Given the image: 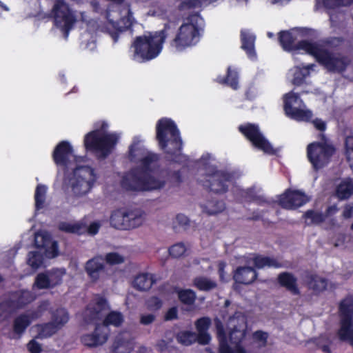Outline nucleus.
<instances>
[{"label": "nucleus", "mask_w": 353, "mask_h": 353, "mask_svg": "<svg viewBox=\"0 0 353 353\" xmlns=\"http://www.w3.org/2000/svg\"><path fill=\"white\" fill-rule=\"evenodd\" d=\"M129 159L137 167L125 174L121 180L123 188L130 191H150L164 187L166 174L155 172L158 156L148 151L139 137H135L129 149Z\"/></svg>", "instance_id": "nucleus-1"}, {"label": "nucleus", "mask_w": 353, "mask_h": 353, "mask_svg": "<svg viewBox=\"0 0 353 353\" xmlns=\"http://www.w3.org/2000/svg\"><path fill=\"white\" fill-rule=\"evenodd\" d=\"M217 337L219 341V353H257L267 343L268 334L262 331L255 332L248 338L246 316L241 312H236L228 319L227 327L229 340L222 323L215 320Z\"/></svg>", "instance_id": "nucleus-2"}, {"label": "nucleus", "mask_w": 353, "mask_h": 353, "mask_svg": "<svg viewBox=\"0 0 353 353\" xmlns=\"http://www.w3.org/2000/svg\"><path fill=\"white\" fill-rule=\"evenodd\" d=\"M52 157L59 168L58 174H60L61 170L63 174L69 170H73L72 176L69 179V185L74 195L82 196L90 192L98 176L91 167L80 165L83 159L74 154L69 142H60L54 148Z\"/></svg>", "instance_id": "nucleus-3"}, {"label": "nucleus", "mask_w": 353, "mask_h": 353, "mask_svg": "<svg viewBox=\"0 0 353 353\" xmlns=\"http://www.w3.org/2000/svg\"><path fill=\"white\" fill-rule=\"evenodd\" d=\"M296 39L295 30L280 32L279 42L281 46L286 51L294 50V58L299 54V51L302 50L315 57L330 71L342 72L346 68L348 60L339 54H331L325 46L319 43L302 41L296 46L294 45Z\"/></svg>", "instance_id": "nucleus-4"}, {"label": "nucleus", "mask_w": 353, "mask_h": 353, "mask_svg": "<svg viewBox=\"0 0 353 353\" xmlns=\"http://www.w3.org/2000/svg\"><path fill=\"white\" fill-rule=\"evenodd\" d=\"M125 16L122 17L119 23H115L114 19L111 18L110 13H108L107 23L105 26H99L97 25V30L108 33L112 38L114 42H117L120 32L130 28L134 23V19L132 17V13L128 6H125L122 11ZM81 21L87 25L88 31L84 32L81 36V45L84 46L83 48L90 50H93L96 48L95 41L92 39L91 41L86 42L87 38L90 36L92 37V31L97 26V22L92 20H88V17L85 12H80Z\"/></svg>", "instance_id": "nucleus-5"}, {"label": "nucleus", "mask_w": 353, "mask_h": 353, "mask_svg": "<svg viewBox=\"0 0 353 353\" xmlns=\"http://www.w3.org/2000/svg\"><path fill=\"white\" fill-rule=\"evenodd\" d=\"M157 139L161 148L170 155L168 158L174 161L183 163L186 157L181 152L182 141L176 125L171 119L163 118L157 124Z\"/></svg>", "instance_id": "nucleus-6"}, {"label": "nucleus", "mask_w": 353, "mask_h": 353, "mask_svg": "<svg viewBox=\"0 0 353 353\" xmlns=\"http://www.w3.org/2000/svg\"><path fill=\"white\" fill-rule=\"evenodd\" d=\"M168 26L166 24L161 31L137 37L132 46L134 50L132 59L137 62H143L157 57L162 50Z\"/></svg>", "instance_id": "nucleus-7"}, {"label": "nucleus", "mask_w": 353, "mask_h": 353, "mask_svg": "<svg viewBox=\"0 0 353 353\" xmlns=\"http://www.w3.org/2000/svg\"><path fill=\"white\" fill-rule=\"evenodd\" d=\"M204 26L203 18L196 14L190 15L176 30L170 45L176 51L181 52L196 45Z\"/></svg>", "instance_id": "nucleus-8"}, {"label": "nucleus", "mask_w": 353, "mask_h": 353, "mask_svg": "<svg viewBox=\"0 0 353 353\" xmlns=\"http://www.w3.org/2000/svg\"><path fill=\"white\" fill-rule=\"evenodd\" d=\"M212 159L210 154H203L201 158L200 163L204 167L205 178V180H200V182L214 193H225L234 185L236 177L232 173L217 170L211 165Z\"/></svg>", "instance_id": "nucleus-9"}, {"label": "nucleus", "mask_w": 353, "mask_h": 353, "mask_svg": "<svg viewBox=\"0 0 353 353\" xmlns=\"http://www.w3.org/2000/svg\"><path fill=\"white\" fill-rule=\"evenodd\" d=\"M106 123L102 122L101 126L89 133L84 139V145L87 150L94 153L98 158L106 157L117 144L119 136L117 133H110Z\"/></svg>", "instance_id": "nucleus-10"}, {"label": "nucleus", "mask_w": 353, "mask_h": 353, "mask_svg": "<svg viewBox=\"0 0 353 353\" xmlns=\"http://www.w3.org/2000/svg\"><path fill=\"white\" fill-rule=\"evenodd\" d=\"M35 245L40 248L39 250L30 252L28 255L27 263L33 269L37 270L41 267L43 262V253L47 258H54L58 254V245L56 241L51 239L50 235L46 232H38L34 236Z\"/></svg>", "instance_id": "nucleus-11"}, {"label": "nucleus", "mask_w": 353, "mask_h": 353, "mask_svg": "<svg viewBox=\"0 0 353 353\" xmlns=\"http://www.w3.org/2000/svg\"><path fill=\"white\" fill-rule=\"evenodd\" d=\"M284 110L287 116L298 121H309L312 112L307 108L300 97L290 92L283 97Z\"/></svg>", "instance_id": "nucleus-12"}, {"label": "nucleus", "mask_w": 353, "mask_h": 353, "mask_svg": "<svg viewBox=\"0 0 353 353\" xmlns=\"http://www.w3.org/2000/svg\"><path fill=\"white\" fill-rule=\"evenodd\" d=\"M53 13L55 26L63 32L64 37L67 39L69 31L78 21L77 16L73 14L68 5L62 0L55 2Z\"/></svg>", "instance_id": "nucleus-13"}, {"label": "nucleus", "mask_w": 353, "mask_h": 353, "mask_svg": "<svg viewBox=\"0 0 353 353\" xmlns=\"http://www.w3.org/2000/svg\"><path fill=\"white\" fill-rule=\"evenodd\" d=\"M34 299L35 296L28 290L12 293L9 298L0 302V321L6 319L12 311L30 303Z\"/></svg>", "instance_id": "nucleus-14"}, {"label": "nucleus", "mask_w": 353, "mask_h": 353, "mask_svg": "<svg viewBox=\"0 0 353 353\" xmlns=\"http://www.w3.org/2000/svg\"><path fill=\"white\" fill-rule=\"evenodd\" d=\"M334 152V148L325 142L312 143L307 146V157L315 170L326 165Z\"/></svg>", "instance_id": "nucleus-15"}, {"label": "nucleus", "mask_w": 353, "mask_h": 353, "mask_svg": "<svg viewBox=\"0 0 353 353\" xmlns=\"http://www.w3.org/2000/svg\"><path fill=\"white\" fill-rule=\"evenodd\" d=\"M239 131L260 150L267 154H273L274 149L268 141L261 133L258 125L247 123L239 127Z\"/></svg>", "instance_id": "nucleus-16"}, {"label": "nucleus", "mask_w": 353, "mask_h": 353, "mask_svg": "<svg viewBox=\"0 0 353 353\" xmlns=\"http://www.w3.org/2000/svg\"><path fill=\"white\" fill-rule=\"evenodd\" d=\"M48 305V303H44L39 307L37 311L18 316L13 323V332H9L8 334L4 332L3 334H6L10 339L19 338L31 322L42 315V312L47 309Z\"/></svg>", "instance_id": "nucleus-17"}, {"label": "nucleus", "mask_w": 353, "mask_h": 353, "mask_svg": "<svg viewBox=\"0 0 353 353\" xmlns=\"http://www.w3.org/2000/svg\"><path fill=\"white\" fill-rule=\"evenodd\" d=\"M69 320V316L65 309L57 310L52 316V321L38 326L39 336L41 338L48 337L60 330Z\"/></svg>", "instance_id": "nucleus-18"}, {"label": "nucleus", "mask_w": 353, "mask_h": 353, "mask_svg": "<svg viewBox=\"0 0 353 353\" xmlns=\"http://www.w3.org/2000/svg\"><path fill=\"white\" fill-rule=\"evenodd\" d=\"M108 305L103 297L96 296L83 312L85 322L90 323L101 319L108 311Z\"/></svg>", "instance_id": "nucleus-19"}, {"label": "nucleus", "mask_w": 353, "mask_h": 353, "mask_svg": "<svg viewBox=\"0 0 353 353\" xmlns=\"http://www.w3.org/2000/svg\"><path fill=\"white\" fill-rule=\"evenodd\" d=\"M308 197L303 192L288 190L279 199V204L285 209L292 210L305 204Z\"/></svg>", "instance_id": "nucleus-20"}, {"label": "nucleus", "mask_w": 353, "mask_h": 353, "mask_svg": "<svg viewBox=\"0 0 353 353\" xmlns=\"http://www.w3.org/2000/svg\"><path fill=\"white\" fill-rule=\"evenodd\" d=\"M109 333L107 326L98 325L93 333L82 336L81 342L89 347L101 345L107 341Z\"/></svg>", "instance_id": "nucleus-21"}, {"label": "nucleus", "mask_w": 353, "mask_h": 353, "mask_svg": "<svg viewBox=\"0 0 353 353\" xmlns=\"http://www.w3.org/2000/svg\"><path fill=\"white\" fill-rule=\"evenodd\" d=\"M104 268V258L99 255L88 260L85 265V272L92 281L99 279Z\"/></svg>", "instance_id": "nucleus-22"}, {"label": "nucleus", "mask_w": 353, "mask_h": 353, "mask_svg": "<svg viewBox=\"0 0 353 353\" xmlns=\"http://www.w3.org/2000/svg\"><path fill=\"white\" fill-rule=\"evenodd\" d=\"M134 343L131 334L128 332L120 333L114 343V353H131L134 348Z\"/></svg>", "instance_id": "nucleus-23"}, {"label": "nucleus", "mask_w": 353, "mask_h": 353, "mask_svg": "<svg viewBox=\"0 0 353 353\" xmlns=\"http://www.w3.org/2000/svg\"><path fill=\"white\" fill-rule=\"evenodd\" d=\"M314 67V64H308L307 65L301 64L290 70L289 75L292 74L293 76L292 83L296 85L302 84L304 79L310 75V71L313 70Z\"/></svg>", "instance_id": "nucleus-24"}, {"label": "nucleus", "mask_w": 353, "mask_h": 353, "mask_svg": "<svg viewBox=\"0 0 353 353\" xmlns=\"http://www.w3.org/2000/svg\"><path fill=\"white\" fill-rule=\"evenodd\" d=\"M242 48L246 52L251 59L256 57L254 50L255 36L248 30H242L241 32Z\"/></svg>", "instance_id": "nucleus-25"}, {"label": "nucleus", "mask_w": 353, "mask_h": 353, "mask_svg": "<svg viewBox=\"0 0 353 353\" xmlns=\"http://www.w3.org/2000/svg\"><path fill=\"white\" fill-rule=\"evenodd\" d=\"M211 321L208 317L199 319L196 322V327L198 332V342L202 345L209 343L211 340L210 335L208 333Z\"/></svg>", "instance_id": "nucleus-26"}, {"label": "nucleus", "mask_w": 353, "mask_h": 353, "mask_svg": "<svg viewBox=\"0 0 353 353\" xmlns=\"http://www.w3.org/2000/svg\"><path fill=\"white\" fill-rule=\"evenodd\" d=\"M256 278V272L250 267L238 268L234 275L236 282L245 285L252 283Z\"/></svg>", "instance_id": "nucleus-27"}, {"label": "nucleus", "mask_w": 353, "mask_h": 353, "mask_svg": "<svg viewBox=\"0 0 353 353\" xmlns=\"http://www.w3.org/2000/svg\"><path fill=\"white\" fill-rule=\"evenodd\" d=\"M126 230L140 226L144 221V215L140 210L126 209Z\"/></svg>", "instance_id": "nucleus-28"}, {"label": "nucleus", "mask_w": 353, "mask_h": 353, "mask_svg": "<svg viewBox=\"0 0 353 353\" xmlns=\"http://www.w3.org/2000/svg\"><path fill=\"white\" fill-rule=\"evenodd\" d=\"M154 276L148 273H141L135 276L133 286L139 290H148L154 283Z\"/></svg>", "instance_id": "nucleus-29"}, {"label": "nucleus", "mask_w": 353, "mask_h": 353, "mask_svg": "<svg viewBox=\"0 0 353 353\" xmlns=\"http://www.w3.org/2000/svg\"><path fill=\"white\" fill-rule=\"evenodd\" d=\"M279 283L286 288L291 293L298 294L299 290L296 285V279L291 274L283 272L279 276Z\"/></svg>", "instance_id": "nucleus-30"}, {"label": "nucleus", "mask_w": 353, "mask_h": 353, "mask_svg": "<svg viewBox=\"0 0 353 353\" xmlns=\"http://www.w3.org/2000/svg\"><path fill=\"white\" fill-rule=\"evenodd\" d=\"M126 209H119L114 211L110 216L111 225L119 230H126Z\"/></svg>", "instance_id": "nucleus-31"}, {"label": "nucleus", "mask_w": 353, "mask_h": 353, "mask_svg": "<svg viewBox=\"0 0 353 353\" xmlns=\"http://www.w3.org/2000/svg\"><path fill=\"white\" fill-rule=\"evenodd\" d=\"M353 193V181L350 179L343 180L336 187V194L339 199H345Z\"/></svg>", "instance_id": "nucleus-32"}, {"label": "nucleus", "mask_w": 353, "mask_h": 353, "mask_svg": "<svg viewBox=\"0 0 353 353\" xmlns=\"http://www.w3.org/2000/svg\"><path fill=\"white\" fill-rule=\"evenodd\" d=\"M52 288L61 283L66 271L64 268H54L46 272Z\"/></svg>", "instance_id": "nucleus-33"}, {"label": "nucleus", "mask_w": 353, "mask_h": 353, "mask_svg": "<svg viewBox=\"0 0 353 353\" xmlns=\"http://www.w3.org/2000/svg\"><path fill=\"white\" fill-rule=\"evenodd\" d=\"M123 316L121 312L113 311L106 315L103 323L101 325H105L108 329L109 325L119 327L123 323Z\"/></svg>", "instance_id": "nucleus-34"}, {"label": "nucleus", "mask_w": 353, "mask_h": 353, "mask_svg": "<svg viewBox=\"0 0 353 353\" xmlns=\"http://www.w3.org/2000/svg\"><path fill=\"white\" fill-rule=\"evenodd\" d=\"M303 218L305 223L308 225L319 224L325 220V216L323 213L314 210H307L303 214Z\"/></svg>", "instance_id": "nucleus-35"}, {"label": "nucleus", "mask_w": 353, "mask_h": 353, "mask_svg": "<svg viewBox=\"0 0 353 353\" xmlns=\"http://www.w3.org/2000/svg\"><path fill=\"white\" fill-rule=\"evenodd\" d=\"M47 187L43 185H38L35 190L34 199L35 208L37 210L42 209L44 207Z\"/></svg>", "instance_id": "nucleus-36"}, {"label": "nucleus", "mask_w": 353, "mask_h": 353, "mask_svg": "<svg viewBox=\"0 0 353 353\" xmlns=\"http://www.w3.org/2000/svg\"><path fill=\"white\" fill-rule=\"evenodd\" d=\"M254 263L258 268H263L265 267L279 268L281 265L274 259L266 256H256L254 259Z\"/></svg>", "instance_id": "nucleus-37"}, {"label": "nucleus", "mask_w": 353, "mask_h": 353, "mask_svg": "<svg viewBox=\"0 0 353 353\" xmlns=\"http://www.w3.org/2000/svg\"><path fill=\"white\" fill-rule=\"evenodd\" d=\"M307 282L309 288L314 291L323 290L327 286V281L316 275L310 276Z\"/></svg>", "instance_id": "nucleus-38"}, {"label": "nucleus", "mask_w": 353, "mask_h": 353, "mask_svg": "<svg viewBox=\"0 0 353 353\" xmlns=\"http://www.w3.org/2000/svg\"><path fill=\"white\" fill-rule=\"evenodd\" d=\"M217 81L221 83H225L232 89L236 90L238 88V72L229 67L226 79L218 78Z\"/></svg>", "instance_id": "nucleus-39"}, {"label": "nucleus", "mask_w": 353, "mask_h": 353, "mask_svg": "<svg viewBox=\"0 0 353 353\" xmlns=\"http://www.w3.org/2000/svg\"><path fill=\"white\" fill-rule=\"evenodd\" d=\"M177 341L183 345H190L196 340L198 337L196 334L190 331H183L178 333L176 336Z\"/></svg>", "instance_id": "nucleus-40"}, {"label": "nucleus", "mask_w": 353, "mask_h": 353, "mask_svg": "<svg viewBox=\"0 0 353 353\" xmlns=\"http://www.w3.org/2000/svg\"><path fill=\"white\" fill-rule=\"evenodd\" d=\"M194 285L200 290H210L216 285L214 281L203 276L196 278Z\"/></svg>", "instance_id": "nucleus-41"}, {"label": "nucleus", "mask_w": 353, "mask_h": 353, "mask_svg": "<svg viewBox=\"0 0 353 353\" xmlns=\"http://www.w3.org/2000/svg\"><path fill=\"white\" fill-rule=\"evenodd\" d=\"M33 288L39 290L52 288L46 272L40 273L37 276Z\"/></svg>", "instance_id": "nucleus-42"}, {"label": "nucleus", "mask_w": 353, "mask_h": 353, "mask_svg": "<svg viewBox=\"0 0 353 353\" xmlns=\"http://www.w3.org/2000/svg\"><path fill=\"white\" fill-rule=\"evenodd\" d=\"M225 209V204L223 201H208L205 205L204 210L208 214H216Z\"/></svg>", "instance_id": "nucleus-43"}, {"label": "nucleus", "mask_w": 353, "mask_h": 353, "mask_svg": "<svg viewBox=\"0 0 353 353\" xmlns=\"http://www.w3.org/2000/svg\"><path fill=\"white\" fill-rule=\"evenodd\" d=\"M59 230L73 234H80L82 231L81 225L74 222H61L59 225Z\"/></svg>", "instance_id": "nucleus-44"}, {"label": "nucleus", "mask_w": 353, "mask_h": 353, "mask_svg": "<svg viewBox=\"0 0 353 353\" xmlns=\"http://www.w3.org/2000/svg\"><path fill=\"white\" fill-rule=\"evenodd\" d=\"M180 301L186 305H192L194 303L196 294L192 290H181L178 293Z\"/></svg>", "instance_id": "nucleus-45"}, {"label": "nucleus", "mask_w": 353, "mask_h": 353, "mask_svg": "<svg viewBox=\"0 0 353 353\" xmlns=\"http://www.w3.org/2000/svg\"><path fill=\"white\" fill-rule=\"evenodd\" d=\"M186 250L187 248L184 243H178L170 247V248L169 249V252L172 256L174 258H178L183 256L186 252Z\"/></svg>", "instance_id": "nucleus-46"}, {"label": "nucleus", "mask_w": 353, "mask_h": 353, "mask_svg": "<svg viewBox=\"0 0 353 353\" xmlns=\"http://www.w3.org/2000/svg\"><path fill=\"white\" fill-rule=\"evenodd\" d=\"M105 259L106 262L110 265L121 264L124 262L125 258L123 256L117 252H110L105 255Z\"/></svg>", "instance_id": "nucleus-47"}, {"label": "nucleus", "mask_w": 353, "mask_h": 353, "mask_svg": "<svg viewBox=\"0 0 353 353\" xmlns=\"http://www.w3.org/2000/svg\"><path fill=\"white\" fill-rule=\"evenodd\" d=\"M347 158L351 168L353 169V137H347L345 139Z\"/></svg>", "instance_id": "nucleus-48"}, {"label": "nucleus", "mask_w": 353, "mask_h": 353, "mask_svg": "<svg viewBox=\"0 0 353 353\" xmlns=\"http://www.w3.org/2000/svg\"><path fill=\"white\" fill-rule=\"evenodd\" d=\"M234 192L235 190H233ZM236 192H238L240 196L244 199L245 201H259V198H258L254 192V190L252 188L248 190H242L237 188Z\"/></svg>", "instance_id": "nucleus-49"}, {"label": "nucleus", "mask_w": 353, "mask_h": 353, "mask_svg": "<svg viewBox=\"0 0 353 353\" xmlns=\"http://www.w3.org/2000/svg\"><path fill=\"white\" fill-rule=\"evenodd\" d=\"M175 227H179L185 229L190 224V220L188 217L183 214L176 215L174 220Z\"/></svg>", "instance_id": "nucleus-50"}, {"label": "nucleus", "mask_w": 353, "mask_h": 353, "mask_svg": "<svg viewBox=\"0 0 353 353\" xmlns=\"http://www.w3.org/2000/svg\"><path fill=\"white\" fill-rule=\"evenodd\" d=\"M162 303L157 297H151L147 301L148 307L150 310H156L161 307Z\"/></svg>", "instance_id": "nucleus-51"}, {"label": "nucleus", "mask_w": 353, "mask_h": 353, "mask_svg": "<svg viewBox=\"0 0 353 353\" xmlns=\"http://www.w3.org/2000/svg\"><path fill=\"white\" fill-rule=\"evenodd\" d=\"M155 319V316L152 314H142L140 322L141 324L147 325L152 323Z\"/></svg>", "instance_id": "nucleus-52"}, {"label": "nucleus", "mask_w": 353, "mask_h": 353, "mask_svg": "<svg viewBox=\"0 0 353 353\" xmlns=\"http://www.w3.org/2000/svg\"><path fill=\"white\" fill-rule=\"evenodd\" d=\"M28 348L31 353H40L41 346L34 340H32L28 344Z\"/></svg>", "instance_id": "nucleus-53"}, {"label": "nucleus", "mask_w": 353, "mask_h": 353, "mask_svg": "<svg viewBox=\"0 0 353 353\" xmlns=\"http://www.w3.org/2000/svg\"><path fill=\"white\" fill-rule=\"evenodd\" d=\"M236 3L240 5L246 4L248 0H235ZM271 4H283L288 3L290 0H268Z\"/></svg>", "instance_id": "nucleus-54"}, {"label": "nucleus", "mask_w": 353, "mask_h": 353, "mask_svg": "<svg viewBox=\"0 0 353 353\" xmlns=\"http://www.w3.org/2000/svg\"><path fill=\"white\" fill-rule=\"evenodd\" d=\"M100 227L101 224L99 222L94 221L90 225L88 228V232L92 235H94L98 232Z\"/></svg>", "instance_id": "nucleus-55"}, {"label": "nucleus", "mask_w": 353, "mask_h": 353, "mask_svg": "<svg viewBox=\"0 0 353 353\" xmlns=\"http://www.w3.org/2000/svg\"><path fill=\"white\" fill-rule=\"evenodd\" d=\"M313 124L316 129L321 131H324L326 128L325 123L321 119H316L313 121Z\"/></svg>", "instance_id": "nucleus-56"}, {"label": "nucleus", "mask_w": 353, "mask_h": 353, "mask_svg": "<svg viewBox=\"0 0 353 353\" xmlns=\"http://www.w3.org/2000/svg\"><path fill=\"white\" fill-rule=\"evenodd\" d=\"M177 316V310L176 307L170 308L165 314L166 320H172Z\"/></svg>", "instance_id": "nucleus-57"}, {"label": "nucleus", "mask_w": 353, "mask_h": 353, "mask_svg": "<svg viewBox=\"0 0 353 353\" xmlns=\"http://www.w3.org/2000/svg\"><path fill=\"white\" fill-rule=\"evenodd\" d=\"M343 216L345 218H350L353 216V205H347L343 210Z\"/></svg>", "instance_id": "nucleus-58"}, {"label": "nucleus", "mask_w": 353, "mask_h": 353, "mask_svg": "<svg viewBox=\"0 0 353 353\" xmlns=\"http://www.w3.org/2000/svg\"><path fill=\"white\" fill-rule=\"evenodd\" d=\"M226 266V264L223 262V261H221L219 262V276H220V278L221 280L224 281L225 280V277H224V268H225Z\"/></svg>", "instance_id": "nucleus-59"}, {"label": "nucleus", "mask_w": 353, "mask_h": 353, "mask_svg": "<svg viewBox=\"0 0 353 353\" xmlns=\"http://www.w3.org/2000/svg\"><path fill=\"white\" fill-rule=\"evenodd\" d=\"M201 262L206 264V266H201V268L203 270H205L210 269L211 268V265H210L209 261L207 260H205V259H202V260L194 259L193 261V263L194 264H199V263H201Z\"/></svg>", "instance_id": "nucleus-60"}, {"label": "nucleus", "mask_w": 353, "mask_h": 353, "mask_svg": "<svg viewBox=\"0 0 353 353\" xmlns=\"http://www.w3.org/2000/svg\"><path fill=\"white\" fill-rule=\"evenodd\" d=\"M157 347L160 352H164L168 347V344L162 340L158 343Z\"/></svg>", "instance_id": "nucleus-61"}, {"label": "nucleus", "mask_w": 353, "mask_h": 353, "mask_svg": "<svg viewBox=\"0 0 353 353\" xmlns=\"http://www.w3.org/2000/svg\"><path fill=\"white\" fill-rule=\"evenodd\" d=\"M318 345L320 348L322 349L323 352L325 353H331L328 346L327 345L321 344V342H318Z\"/></svg>", "instance_id": "nucleus-62"}, {"label": "nucleus", "mask_w": 353, "mask_h": 353, "mask_svg": "<svg viewBox=\"0 0 353 353\" xmlns=\"http://www.w3.org/2000/svg\"><path fill=\"white\" fill-rule=\"evenodd\" d=\"M338 211V209L336 206H331L328 209H327V214H334L336 213V212Z\"/></svg>", "instance_id": "nucleus-63"}, {"label": "nucleus", "mask_w": 353, "mask_h": 353, "mask_svg": "<svg viewBox=\"0 0 353 353\" xmlns=\"http://www.w3.org/2000/svg\"><path fill=\"white\" fill-rule=\"evenodd\" d=\"M330 21L332 23V25L334 26V23H335V14H333V13H330Z\"/></svg>", "instance_id": "nucleus-64"}]
</instances>
